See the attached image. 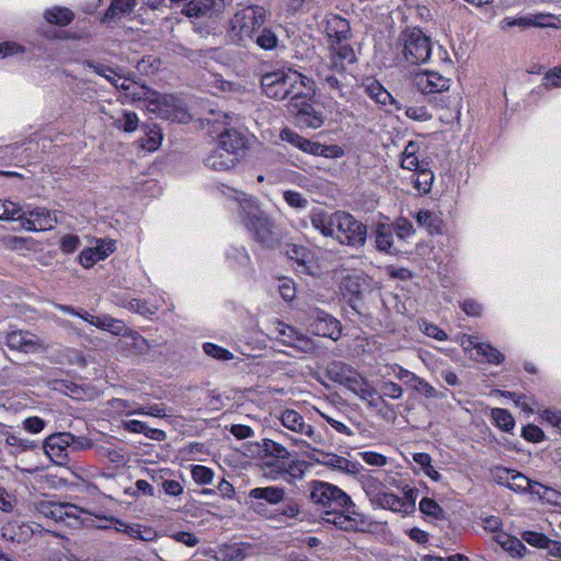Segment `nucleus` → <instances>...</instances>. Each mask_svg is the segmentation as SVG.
Returning <instances> with one entry per match:
<instances>
[{
    "mask_svg": "<svg viewBox=\"0 0 561 561\" xmlns=\"http://www.w3.org/2000/svg\"><path fill=\"white\" fill-rule=\"evenodd\" d=\"M310 500L321 506V518L344 531H362L367 526L366 518L356 512L352 499L340 488L323 481H312Z\"/></svg>",
    "mask_w": 561,
    "mask_h": 561,
    "instance_id": "1",
    "label": "nucleus"
},
{
    "mask_svg": "<svg viewBox=\"0 0 561 561\" xmlns=\"http://www.w3.org/2000/svg\"><path fill=\"white\" fill-rule=\"evenodd\" d=\"M229 192V197L239 204L241 222L252 238L266 248L274 247L278 240L276 226L261 209L257 199L233 188Z\"/></svg>",
    "mask_w": 561,
    "mask_h": 561,
    "instance_id": "2",
    "label": "nucleus"
},
{
    "mask_svg": "<svg viewBox=\"0 0 561 561\" xmlns=\"http://www.w3.org/2000/svg\"><path fill=\"white\" fill-rule=\"evenodd\" d=\"M261 85L265 95L278 101L288 100V105L313 93V82L293 69H279L264 73Z\"/></svg>",
    "mask_w": 561,
    "mask_h": 561,
    "instance_id": "3",
    "label": "nucleus"
},
{
    "mask_svg": "<svg viewBox=\"0 0 561 561\" xmlns=\"http://www.w3.org/2000/svg\"><path fill=\"white\" fill-rule=\"evenodd\" d=\"M355 61V53L350 45H332L329 61H320L317 66V76L332 96H345L344 88L350 84L346 65Z\"/></svg>",
    "mask_w": 561,
    "mask_h": 561,
    "instance_id": "4",
    "label": "nucleus"
},
{
    "mask_svg": "<svg viewBox=\"0 0 561 561\" xmlns=\"http://www.w3.org/2000/svg\"><path fill=\"white\" fill-rule=\"evenodd\" d=\"M397 50L408 65L426 62L432 54V41L419 27H407L397 42Z\"/></svg>",
    "mask_w": 561,
    "mask_h": 561,
    "instance_id": "5",
    "label": "nucleus"
},
{
    "mask_svg": "<svg viewBox=\"0 0 561 561\" xmlns=\"http://www.w3.org/2000/svg\"><path fill=\"white\" fill-rule=\"evenodd\" d=\"M293 444L301 449L302 454L314 462L331 468L332 470L356 476L359 473L362 466L345 457L339 456L333 453H324L311 446V444L304 438H293Z\"/></svg>",
    "mask_w": 561,
    "mask_h": 561,
    "instance_id": "6",
    "label": "nucleus"
},
{
    "mask_svg": "<svg viewBox=\"0 0 561 561\" xmlns=\"http://www.w3.org/2000/svg\"><path fill=\"white\" fill-rule=\"evenodd\" d=\"M265 22V10L260 5H248L238 10L230 22V30L240 42L253 39Z\"/></svg>",
    "mask_w": 561,
    "mask_h": 561,
    "instance_id": "7",
    "label": "nucleus"
},
{
    "mask_svg": "<svg viewBox=\"0 0 561 561\" xmlns=\"http://www.w3.org/2000/svg\"><path fill=\"white\" fill-rule=\"evenodd\" d=\"M333 239L344 245L360 248L366 242L367 228L351 214L337 211Z\"/></svg>",
    "mask_w": 561,
    "mask_h": 561,
    "instance_id": "8",
    "label": "nucleus"
},
{
    "mask_svg": "<svg viewBox=\"0 0 561 561\" xmlns=\"http://www.w3.org/2000/svg\"><path fill=\"white\" fill-rule=\"evenodd\" d=\"M272 333L279 343L300 353L314 354L319 348V343L312 337L279 320L274 321Z\"/></svg>",
    "mask_w": 561,
    "mask_h": 561,
    "instance_id": "9",
    "label": "nucleus"
},
{
    "mask_svg": "<svg viewBox=\"0 0 561 561\" xmlns=\"http://www.w3.org/2000/svg\"><path fill=\"white\" fill-rule=\"evenodd\" d=\"M304 324L317 336L337 341L342 335L341 322L319 308L310 309Z\"/></svg>",
    "mask_w": 561,
    "mask_h": 561,
    "instance_id": "10",
    "label": "nucleus"
},
{
    "mask_svg": "<svg viewBox=\"0 0 561 561\" xmlns=\"http://www.w3.org/2000/svg\"><path fill=\"white\" fill-rule=\"evenodd\" d=\"M26 231H46L54 228L57 217L54 211L45 207L21 208V218L18 220Z\"/></svg>",
    "mask_w": 561,
    "mask_h": 561,
    "instance_id": "11",
    "label": "nucleus"
},
{
    "mask_svg": "<svg viewBox=\"0 0 561 561\" xmlns=\"http://www.w3.org/2000/svg\"><path fill=\"white\" fill-rule=\"evenodd\" d=\"M282 424L291 432L307 437L310 444L322 445L324 438L314 427L306 423L304 416L295 410H285L279 417Z\"/></svg>",
    "mask_w": 561,
    "mask_h": 561,
    "instance_id": "12",
    "label": "nucleus"
},
{
    "mask_svg": "<svg viewBox=\"0 0 561 561\" xmlns=\"http://www.w3.org/2000/svg\"><path fill=\"white\" fill-rule=\"evenodd\" d=\"M310 96H305L290 104L289 112L295 116L297 125L305 128H320L323 125V117L314 111L309 103Z\"/></svg>",
    "mask_w": 561,
    "mask_h": 561,
    "instance_id": "13",
    "label": "nucleus"
},
{
    "mask_svg": "<svg viewBox=\"0 0 561 561\" xmlns=\"http://www.w3.org/2000/svg\"><path fill=\"white\" fill-rule=\"evenodd\" d=\"M450 80L436 71H421L413 76V84L422 94L447 91Z\"/></svg>",
    "mask_w": 561,
    "mask_h": 561,
    "instance_id": "14",
    "label": "nucleus"
},
{
    "mask_svg": "<svg viewBox=\"0 0 561 561\" xmlns=\"http://www.w3.org/2000/svg\"><path fill=\"white\" fill-rule=\"evenodd\" d=\"M75 442V436L70 433H57L47 437L44 442L45 454L55 462H60L67 458V448Z\"/></svg>",
    "mask_w": 561,
    "mask_h": 561,
    "instance_id": "15",
    "label": "nucleus"
},
{
    "mask_svg": "<svg viewBox=\"0 0 561 561\" xmlns=\"http://www.w3.org/2000/svg\"><path fill=\"white\" fill-rule=\"evenodd\" d=\"M84 511L71 503L49 502L43 505L42 514L45 517L57 522H65L69 518L78 519Z\"/></svg>",
    "mask_w": 561,
    "mask_h": 561,
    "instance_id": "16",
    "label": "nucleus"
},
{
    "mask_svg": "<svg viewBox=\"0 0 561 561\" xmlns=\"http://www.w3.org/2000/svg\"><path fill=\"white\" fill-rule=\"evenodd\" d=\"M5 343L11 350L23 353L35 352L41 348L38 337L28 331H12L5 335Z\"/></svg>",
    "mask_w": 561,
    "mask_h": 561,
    "instance_id": "17",
    "label": "nucleus"
},
{
    "mask_svg": "<svg viewBox=\"0 0 561 561\" xmlns=\"http://www.w3.org/2000/svg\"><path fill=\"white\" fill-rule=\"evenodd\" d=\"M217 146L239 159L245 148V138L237 129H225L218 136Z\"/></svg>",
    "mask_w": 561,
    "mask_h": 561,
    "instance_id": "18",
    "label": "nucleus"
},
{
    "mask_svg": "<svg viewBox=\"0 0 561 561\" xmlns=\"http://www.w3.org/2000/svg\"><path fill=\"white\" fill-rule=\"evenodd\" d=\"M324 32L332 43L340 44L350 33V23L337 14H328L324 19Z\"/></svg>",
    "mask_w": 561,
    "mask_h": 561,
    "instance_id": "19",
    "label": "nucleus"
},
{
    "mask_svg": "<svg viewBox=\"0 0 561 561\" xmlns=\"http://www.w3.org/2000/svg\"><path fill=\"white\" fill-rule=\"evenodd\" d=\"M222 0H191L184 4L183 13L188 18H199L220 12Z\"/></svg>",
    "mask_w": 561,
    "mask_h": 561,
    "instance_id": "20",
    "label": "nucleus"
},
{
    "mask_svg": "<svg viewBox=\"0 0 561 561\" xmlns=\"http://www.w3.org/2000/svg\"><path fill=\"white\" fill-rule=\"evenodd\" d=\"M336 217L337 211L329 214L322 209H313L310 214L311 226L323 237L333 239Z\"/></svg>",
    "mask_w": 561,
    "mask_h": 561,
    "instance_id": "21",
    "label": "nucleus"
},
{
    "mask_svg": "<svg viewBox=\"0 0 561 561\" xmlns=\"http://www.w3.org/2000/svg\"><path fill=\"white\" fill-rule=\"evenodd\" d=\"M286 491L282 486H257L249 491L251 500L264 501L270 505H278L285 501Z\"/></svg>",
    "mask_w": 561,
    "mask_h": 561,
    "instance_id": "22",
    "label": "nucleus"
},
{
    "mask_svg": "<svg viewBox=\"0 0 561 561\" xmlns=\"http://www.w3.org/2000/svg\"><path fill=\"white\" fill-rule=\"evenodd\" d=\"M238 163V158L228 154L224 149L216 146L205 159L206 167L215 171H228L233 169Z\"/></svg>",
    "mask_w": 561,
    "mask_h": 561,
    "instance_id": "23",
    "label": "nucleus"
},
{
    "mask_svg": "<svg viewBox=\"0 0 561 561\" xmlns=\"http://www.w3.org/2000/svg\"><path fill=\"white\" fill-rule=\"evenodd\" d=\"M421 146L416 141H409L401 153V168L409 171H416L421 168H425L428 164L425 160H420Z\"/></svg>",
    "mask_w": 561,
    "mask_h": 561,
    "instance_id": "24",
    "label": "nucleus"
},
{
    "mask_svg": "<svg viewBox=\"0 0 561 561\" xmlns=\"http://www.w3.org/2000/svg\"><path fill=\"white\" fill-rule=\"evenodd\" d=\"M415 220L419 227L426 229L431 234H440L443 232V219L436 211L422 209L416 213Z\"/></svg>",
    "mask_w": 561,
    "mask_h": 561,
    "instance_id": "25",
    "label": "nucleus"
},
{
    "mask_svg": "<svg viewBox=\"0 0 561 561\" xmlns=\"http://www.w3.org/2000/svg\"><path fill=\"white\" fill-rule=\"evenodd\" d=\"M116 304L147 318L154 316L159 309L157 305L149 304L146 300L137 298H122L118 295L116 296Z\"/></svg>",
    "mask_w": 561,
    "mask_h": 561,
    "instance_id": "26",
    "label": "nucleus"
},
{
    "mask_svg": "<svg viewBox=\"0 0 561 561\" xmlns=\"http://www.w3.org/2000/svg\"><path fill=\"white\" fill-rule=\"evenodd\" d=\"M364 286L365 282L359 276L348 275L343 279L341 290L343 296L353 302L362 298Z\"/></svg>",
    "mask_w": 561,
    "mask_h": 561,
    "instance_id": "27",
    "label": "nucleus"
},
{
    "mask_svg": "<svg viewBox=\"0 0 561 561\" xmlns=\"http://www.w3.org/2000/svg\"><path fill=\"white\" fill-rule=\"evenodd\" d=\"M122 347L130 350L137 355H142L148 353L151 346L147 339L129 329L122 341Z\"/></svg>",
    "mask_w": 561,
    "mask_h": 561,
    "instance_id": "28",
    "label": "nucleus"
},
{
    "mask_svg": "<svg viewBox=\"0 0 561 561\" xmlns=\"http://www.w3.org/2000/svg\"><path fill=\"white\" fill-rule=\"evenodd\" d=\"M375 243L379 251L393 253V228L390 225L379 224L375 231Z\"/></svg>",
    "mask_w": 561,
    "mask_h": 561,
    "instance_id": "29",
    "label": "nucleus"
},
{
    "mask_svg": "<svg viewBox=\"0 0 561 561\" xmlns=\"http://www.w3.org/2000/svg\"><path fill=\"white\" fill-rule=\"evenodd\" d=\"M123 427L130 433L144 434L150 439L162 440L165 438V433L163 431L151 428L145 422L138 420L124 421Z\"/></svg>",
    "mask_w": 561,
    "mask_h": 561,
    "instance_id": "30",
    "label": "nucleus"
},
{
    "mask_svg": "<svg viewBox=\"0 0 561 561\" xmlns=\"http://www.w3.org/2000/svg\"><path fill=\"white\" fill-rule=\"evenodd\" d=\"M412 181L414 184V188L420 194L430 193L434 182V173L430 169L428 164H426L425 168H421L414 171V174L412 175Z\"/></svg>",
    "mask_w": 561,
    "mask_h": 561,
    "instance_id": "31",
    "label": "nucleus"
},
{
    "mask_svg": "<svg viewBox=\"0 0 561 561\" xmlns=\"http://www.w3.org/2000/svg\"><path fill=\"white\" fill-rule=\"evenodd\" d=\"M513 26H520V27H552L557 28L558 25L556 23H540L536 20V18H530L529 15L525 16H518V18H505L501 21V27L502 30H506L508 27Z\"/></svg>",
    "mask_w": 561,
    "mask_h": 561,
    "instance_id": "32",
    "label": "nucleus"
},
{
    "mask_svg": "<svg viewBox=\"0 0 561 561\" xmlns=\"http://www.w3.org/2000/svg\"><path fill=\"white\" fill-rule=\"evenodd\" d=\"M226 259L230 267L236 270L245 268L250 264V256L244 247H229L226 251Z\"/></svg>",
    "mask_w": 561,
    "mask_h": 561,
    "instance_id": "33",
    "label": "nucleus"
},
{
    "mask_svg": "<svg viewBox=\"0 0 561 561\" xmlns=\"http://www.w3.org/2000/svg\"><path fill=\"white\" fill-rule=\"evenodd\" d=\"M496 541L499 545L507 552H510L513 557H524L527 548L522 542V540L511 537L507 534L501 533L496 536Z\"/></svg>",
    "mask_w": 561,
    "mask_h": 561,
    "instance_id": "34",
    "label": "nucleus"
},
{
    "mask_svg": "<svg viewBox=\"0 0 561 561\" xmlns=\"http://www.w3.org/2000/svg\"><path fill=\"white\" fill-rule=\"evenodd\" d=\"M137 0H112V3L105 12L104 20L111 21L121 15L130 14L135 9Z\"/></svg>",
    "mask_w": 561,
    "mask_h": 561,
    "instance_id": "35",
    "label": "nucleus"
},
{
    "mask_svg": "<svg viewBox=\"0 0 561 561\" xmlns=\"http://www.w3.org/2000/svg\"><path fill=\"white\" fill-rule=\"evenodd\" d=\"M407 387L426 399H439L444 397L431 383H428L425 379L421 378L416 374Z\"/></svg>",
    "mask_w": 561,
    "mask_h": 561,
    "instance_id": "36",
    "label": "nucleus"
},
{
    "mask_svg": "<svg viewBox=\"0 0 561 561\" xmlns=\"http://www.w3.org/2000/svg\"><path fill=\"white\" fill-rule=\"evenodd\" d=\"M288 459H279L274 457H262L261 467L264 476L271 480H276L284 474L285 462Z\"/></svg>",
    "mask_w": 561,
    "mask_h": 561,
    "instance_id": "37",
    "label": "nucleus"
},
{
    "mask_svg": "<svg viewBox=\"0 0 561 561\" xmlns=\"http://www.w3.org/2000/svg\"><path fill=\"white\" fill-rule=\"evenodd\" d=\"M374 507L389 510L405 516L403 500L392 492L385 491Z\"/></svg>",
    "mask_w": 561,
    "mask_h": 561,
    "instance_id": "38",
    "label": "nucleus"
},
{
    "mask_svg": "<svg viewBox=\"0 0 561 561\" xmlns=\"http://www.w3.org/2000/svg\"><path fill=\"white\" fill-rule=\"evenodd\" d=\"M45 19L48 23L65 26L73 20V13L67 8L55 7L45 12Z\"/></svg>",
    "mask_w": 561,
    "mask_h": 561,
    "instance_id": "39",
    "label": "nucleus"
},
{
    "mask_svg": "<svg viewBox=\"0 0 561 561\" xmlns=\"http://www.w3.org/2000/svg\"><path fill=\"white\" fill-rule=\"evenodd\" d=\"M368 95L381 105L392 104L394 102L392 95L377 81L366 87Z\"/></svg>",
    "mask_w": 561,
    "mask_h": 561,
    "instance_id": "40",
    "label": "nucleus"
},
{
    "mask_svg": "<svg viewBox=\"0 0 561 561\" xmlns=\"http://www.w3.org/2000/svg\"><path fill=\"white\" fill-rule=\"evenodd\" d=\"M491 416H492L495 425L505 432H510L515 426L514 417L505 409H501V408L492 409Z\"/></svg>",
    "mask_w": 561,
    "mask_h": 561,
    "instance_id": "41",
    "label": "nucleus"
},
{
    "mask_svg": "<svg viewBox=\"0 0 561 561\" xmlns=\"http://www.w3.org/2000/svg\"><path fill=\"white\" fill-rule=\"evenodd\" d=\"M363 489L373 506L376 505V503L379 501V497L386 491L385 485L374 478H368L363 481Z\"/></svg>",
    "mask_w": 561,
    "mask_h": 561,
    "instance_id": "42",
    "label": "nucleus"
},
{
    "mask_svg": "<svg viewBox=\"0 0 561 561\" xmlns=\"http://www.w3.org/2000/svg\"><path fill=\"white\" fill-rule=\"evenodd\" d=\"M138 123L136 113L124 111L121 118H114L113 126L126 133H133L138 128Z\"/></svg>",
    "mask_w": 561,
    "mask_h": 561,
    "instance_id": "43",
    "label": "nucleus"
},
{
    "mask_svg": "<svg viewBox=\"0 0 561 561\" xmlns=\"http://www.w3.org/2000/svg\"><path fill=\"white\" fill-rule=\"evenodd\" d=\"M21 208L10 199H0V220L18 221L21 218Z\"/></svg>",
    "mask_w": 561,
    "mask_h": 561,
    "instance_id": "44",
    "label": "nucleus"
},
{
    "mask_svg": "<svg viewBox=\"0 0 561 561\" xmlns=\"http://www.w3.org/2000/svg\"><path fill=\"white\" fill-rule=\"evenodd\" d=\"M263 457H274L279 459H289L290 453L282 444L272 439L263 440Z\"/></svg>",
    "mask_w": 561,
    "mask_h": 561,
    "instance_id": "45",
    "label": "nucleus"
},
{
    "mask_svg": "<svg viewBox=\"0 0 561 561\" xmlns=\"http://www.w3.org/2000/svg\"><path fill=\"white\" fill-rule=\"evenodd\" d=\"M478 355L481 356L486 363L499 365L504 360V355L494 346L488 343L478 345Z\"/></svg>",
    "mask_w": 561,
    "mask_h": 561,
    "instance_id": "46",
    "label": "nucleus"
},
{
    "mask_svg": "<svg viewBox=\"0 0 561 561\" xmlns=\"http://www.w3.org/2000/svg\"><path fill=\"white\" fill-rule=\"evenodd\" d=\"M535 484V488L534 490H531V494H535L537 495L540 500L542 501H546L547 503H550V504H558L560 499H561V494L556 491L554 489H551L549 486H546L539 482H534Z\"/></svg>",
    "mask_w": 561,
    "mask_h": 561,
    "instance_id": "47",
    "label": "nucleus"
},
{
    "mask_svg": "<svg viewBox=\"0 0 561 561\" xmlns=\"http://www.w3.org/2000/svg\"><path fill=\"white\" fill-rule=\"evenodd\" d=\"M262 49H273L277 46L278 39L275 33L270 28H263L260 33L254 35L252 39Z\"/></svg>",
    "mask_w": 561,
    "mask_h": 561,
    "instance_id": "48",
    "label": "nucleus"
},
{
    "mask_svg": "<svg viewBox=\"0 0 561 561\" xmlns=\"http://www.w3.org/2000/svg\"><path fill=\"white\" fill-rule=\"evenodd\" d=\"M419 508L424 515L436 519H442L444 517V510L433 499L423 497L419 503Z\"/></svg>",
    "mask_w": 561,
    "mask_h": 561,
    "instance_id": "49",
    "label": "nucleus"
},
{
    "mask_svg": "<svg viewBox=\"0 0 561 561\" xmlns=\"http://www.w3.org/2000/svg\"><path fill=\"white\" fill-rule=\"evenodd\" d=\"M534 482L535 481L530 480L525 474L517 472V474H513V477H512V483L510 485V490H512L514 492H520V493H524V492L531 493V490H534V488H535Z\"/></svg>",
    "mask_w": 561,
    "mask_h": 561,
    "instance_id": "50",
    "label": "nucleus"
},
{
    "mask_svg": "<svg viewBox=\"0 0 561 561\" xmlns=\"http://www.w3.org/2000/svg\"><path fill=\"white\" fill-rule=\"evenodd\" d=\"M191 474L197 484H210L214 479V471L202 465L192 466Z\"/></svg>",
    "mask_w": 561,
    "mask_h": 561,
    "instance_id": "51",
    "label": "nucleus"
},
{
    "mask_svg": "<svg viewBox=\"0 0 561 561\" xmlns=\"http://www.w3.org/2000/svg\"><path fill=\"white\" fill-rule=\"evenodd\" d=\"M127 414H140V415H150L154 417H165L168 416L167 408L164 404L153 403L145 407H139L133 411L127 412Z\"/></svg>",
    "mask_w": 561,
    "mask_h": 561,
    "instance_id": "52",
    "label": "nucleus"
},
{
    "mask_svg": "<svg viewBox=\"0 0 561 561\" xmlns=\"http://www.w3.org/2000/svg\"><path fill=\"white\" fill-rule=\"evenodd\" d=\"M283 197L291 208L306 209L309 206V201L299 192L286 190Z\"/></svg>",
    "mask_w": 561,
    "mask_h": 561,
    "instance_id": "53",
    "label": "nucleus"
},
{
    "mask_svg": "<svg viewBox=\"0 0 561 561\" xmlns=\"http://www.w3.org/2000/svg\"><path fill=\"white\" fill-rule=\"evenodd\" d=\"M203 350L208 356L215 359L231 360L233 358V354L230 351L214 343H204Z\"/></svg>",
    "mask_w": 561,
    "mask_h": 561,
    "instance_id": "54",
    "label": "nucleus"
},
{
    "mask_svg": "<svg viewBox=\"0 0 561 561\" xmlns=\"http://www.w3.org/2000/svg\"><path fill=\"white\" fill-rule=\"evenodd\" d=\"M306 462L298 459H288L285 462L284 474L293 479H301L306 472Z\"/></svg>",
    "mask_w": 561,
    "mask_h": 561,
    "instance_id": "55",
    "label": "nucleus"
},
{
    "mask_svg": "<svg viewBox=\"0 0 561 561\" xmlns=\"http://www.w3.org/2000/svg\"><path fill=\"white\" fill-rule=\"evenodd\" d=\"M275 512H278V516H283L287 519L297 518L301 512L299 503L295 499H286L283 502V506Z\"/></svg>",
    "mask_w": 561,
    "mask_h": 561,
    "instance_id": "56",
    "label": "nucleus"
},
{
    "mask_svg": "<svg viewBox=\"0 0 561 561\" xmlns=\"http://www.w3.org/2000/svg\"><path fill=\"white\" fill-rule=\"evenodd\" d=\"M161 140L160 129L154 126L148 131L147 138L141 142V147L147 151H154L159 148Z\"/></svg>",
    "mask_w": 561,
    "mask_h": 561,
    "instance_id": "57",
    "label": "nucleus"
},
{
    "mask_svg": "<svg viewBox=\"0 0 561 561\" xmlns=\"http://www.w3.org/2000/svg\"><path fill=\"white\" fill-rule=\"evenodd\" d=\"M350 382L354 385L351 387L353 391L363 400H369L376 394V391L363 380L359 381L358 379L354 378L351 379Z\"/></svg>",
    "mask_w": 561,
    "mask_h": 561,
    "instance_id": "58",
    "label": "nucleus"
},
{
    "mask_svg": "<svg viewBox=\"0 0 561 561\" xmlns=\"http://www.w3.org/2000/svg\"><path fill=\"white\" fill-rule=\"evenodd\" d=\"M405 115L409 118L417 122H426L432 118V114L424 105H414L407 107Z\"/></svg>",
    "mask_w": 561,
    "mask_h": 561,
    "instance_id": "59",
    "label": "nucleus"
},
{
    "mask_svg": "<svg viewBox=\"0 0 561 561\" xmlns=\"http://www.w3.org/2000/svg\"><path fill=\"white\" fill-rule=\"evenodd\" d=\"M393 231H396L397 237L400 239H407L415 233L413 225L405 218H399L396 221Z\"/></svg>",
    "mask_w": 561,
    "mask_h": 561,
    "instance_id": "60",
    "label": "nucleus"
},
{
    "mask_svg": "<svg viewBox=\"0 0 561 561\" xmlns=\"http://www.w3.org/2000/svg\"><path fill=\"white\" fill-rule=\"evenodd\" d=\"M154 92L150 88L146 85H139L138 83H135V87H133V89L126 93V96L131 101L146 100L152 98Z\"/></svg>",
    "mask_w": 561,
    "mask_h": 561,
    "instance_id": "61",
    "label": "nucleus"
},
{
    "mask_svg": "<svg viewBox=\"0 0 561 561\" xmlns=\"http://www.w3.org/2000/svg\"><path fill=\"white\" fill-rule=\"evenodd\" d=\"M80 244L81 242L79 237L75 234H66L59 241V248L65 254L73 253Z\"/></svg>",
    "mask_w": 561,
    "mask_h": 561,
    "instance_id": "62",
    "label": "nucleus"
},
{
    "mask_svg": "<svg viewBox=\"0 0 561 561\" xmlns=\"http://www.w3.org/2000/svg\"><path fill=\"white\" fill-rule=\"evenodd\" d=\"M128 330L129 328L124 323L123 320L112 318L111 316L108 317L105 331L124 337Z\"/></svg>",
    "mask_w": 561,
    "mask_h": 561,
    "instance_id": "63",
    "label": "nucleus"
},
{
    "mask_svg": "<svg viewBox=\"0 0 561 561\" xmlns=\"http://www.w3.org/2000/svg\"><path fill=\"white\" fill-rule=\"evenodd\" d=\"M542 85L546 89H553L561 85V67H556L549 70L545 77Z\"/></svg>",
    "mask_w": 561,
    "mask_h": 561,
    "instance_id": "64",
    "label": "nucleus"
}]
</instances>
